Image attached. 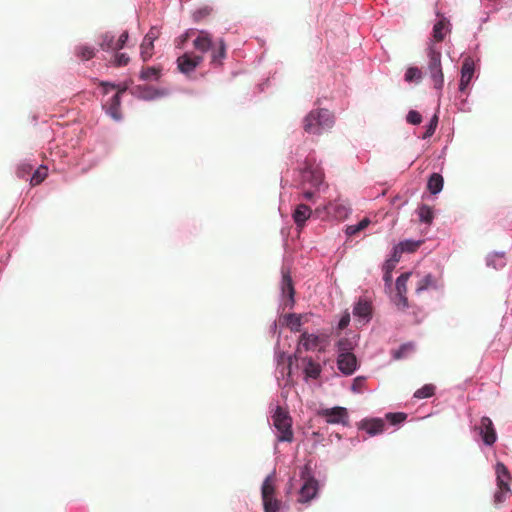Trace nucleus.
<instances>
[{"instance_id": "f257e3e1", "label": "nucleus", "mask_w": 512, "mask_h": 512, "mask_svg": "<svg viewBox=\"0 0 512 512\" xmlns=\"http://www.w3.org/2000/svg\"><path fill=\"white\" fill-rule=\"evenodd\" d=\"M195 35L194 49L200 53L210 52V64L214 67L222 66L227 56V45L222 38L213 41L212 35L206 30L188 29L178 38L177 47L182 48L184 43Z\"/></svg>"}, {"instance_id": "f03ea898", "label": "nucleus", "mask_w": 512, "mask_h": 512, "mask_svg": "<svg viewBox=\"0 0 512 512\" xmlns=\"http://www.w3.org/2000/svg\"><path fill=\"white\" fill-rule=\"evenodd\" d=\"M334 125V116L327 109L311 110L303 119V129L312 135H321Z\"/></svg>"}, {"instance_id": "7ed1b4c3", "label": "nucleus", "mask_w": 512, "mask_h": 512, "mask_svg": "<svg viewBox=\"0 0 512 512\" xmlns=\"http://www.w3.org/2000/svg\"><path fill=\"white\" fill-rule=\"evenodd\" d=\"M427 70L436 90L441 91L444 86V74L441 64V51L437 49L434 43H429L427 48Z\"/></svg>"}, {"instance_id": "20e7f679", "label": "nucleus", "mask_w": 512, "mask_h": 512, "mask_svg": "<svg viewBox=\"0 0 512 512\" xmlns=\"http://www.w3.org/2000/svg\"><path fill=\"white\" fill-rule=\"evenodd\" d=\"M271 418L273 426L278 431L277 440L291 443L294 439V433L292 430V418L288 411L277 406Z\"/></svg>"}, {"instance_id": "39448f33", "label": "nucleus", "mask_w": 512, "mask_h": 512, "mask_svg": "<svg viewBox=\"0 0 512 512\" xmlns=\"http://www.w3.org/2000/svg\"><path fill=\"white\" fill-rule=\"evenodd\" d=\"M100 86L102 87L104 94H108L110 91L115 89L117 90L112 98L103 105V107L106 109L107 114H109L114 120H120L121 95L126 92L127 86L115 85L109 82H101Z\"/></svg>"}, {"instance_id": "423d86ee", "label": "nucleus", "mask_w": 512, "mask_h": 512, "mask_svg": "<svg viewBox=\"0 0 512 512\" xmlns=\"http://www.w3.org/2000/svg\"><path fill=\"white\" fill-rule=\"evenodd\" d=\"M274 478L269 475L265 478L261 487V496L264 512H278L281 507V501L275 497Z\"/></svg>"}, {"instance_id": "0eeeda50", "label": "nucleus", "mask_w": 512, "mask_h": 512, "mask_svg": "<svg viewBox=\"0 0 512 512\" xmlns=\"http://www.w3.org/2000/svg\"><path fill=\"white\" fill-rule=\"evenodd\" d=\"M301 478L304 480V483L299 491L298 502L309 503L313 498L316 497L318 493V481L309 475V470L307 467H305L302 471Z\"/></svg>"}, {"instance_id": "6e6552de", "label": "nucleus", "mask_w": 512, "mask_h": 512, "mask_svg": "<svg viewBox=\"0 0 512 512\" xmlns=\"http://www.w3.org/2000/svg\"><path fill=\"white\" fill-rule=\"evenodd\" d=\"M203 54L204 53L196 54L193 52H186L179 56L177 58L178 70L185 75H190L203 63Z\"/></svg>"}, {"instance_id": "1a4fd4ad", "label": "nucleus", "mask_w": 512, "mask_h": 512, "mask_svg": "<svg viewBox=\"0 0 512 512\" xmlns=\"http://www.w3.org/2000/svg\"><path fill=\"white\" fill-rule=\"evenodd\" d=\"M318 415L324 417L326 422L329 424H343L346 425L348 422V412L344 407H333L321 409L318 411Z\"/></svg>"}, {"instance_id": "9d476101", "label": "nucleus", "mask_w": 512, "mask_h": 512, "mask_svg": "<svg viewBox=\"0 0 512 512\" xmlns=\"http://www.w3.org/2000/svg\"><path fill=\"white\" fill-rule=\"evenodd\" d=\"M479 431V434L482 437L483 442L491 446L496 442L497 435L492 423V420L489 417H482L480 420V424L476 427Z\"/></svg>"}, {"instance_id": "9b49d317", "label": "nucleus", "mask_w": 512, "mask_h": 512, "mask_svg": "<svg viewBox=\"0 0 512 512\" xmlns=\"http://www.w3.org/2000/svg\"><path fill=\"white\" fill-rule=\"evenodd\" d=\"M337 364L342 373L351 375L357 368V358L350 352L341 353L338 356Z\"/></svg>"}, {"instance_id": "f8f14e48", "label": "nucleus", "mask_w": 512, "mask_h": 512, "mask_svg": "<svg viewBox=\"0 0 512 512\" xmlns=\"http://www.w3.org/2000/svg\"><path fill=\"white\" fill-rule=\"evenodd\" d=\"M325 209L329 215L333 216L338 220L345 219L350 212L349 207L345 203L340 201L329 202L326 205Z\"/></svg>"}, {"instance_id": "ddd939ff", "label": "nucleus", "mask_w": 512, "mask_h": 512, "mask_svg": "<svg viewBox=\"0 0 512 512\" xmlns=\"http://www.w3.org/2000/svg\"><path fill=\"white\" fill-rule=\"evenodd\" d=\"M474 75V64L471 60L465 59L461 68L460 91H465Z\"/></svg>"}, {"instance_id": "4468645a", "label": "nucleus", "mask_w": 512, "mask_h": 512, "mask_svg": "<svg viewBox=\"0 0 512 512\" xmlns=\"http://www.w3.org/2000/svg\"><path fill=\"white\" fill-rule=\"evenodd\" d=\"M450 32V23L449 21L442 17L438 22H436L433 26V42H442L447 33Z\"/></svg>"}, {"instance_id": "2eb2a0df", "label": "nucleus", "mask_w": 512, "mask_h": 512, "mask_svg": "<svg viewBox=\"0 0 512 512\" xmlns=\"http://www.w3.org/2000/svg\"><path fill=\"white\" fill-rule=\"evenodd\" d=\"M311 213L312 210L309 206L299 204L293 212V219L297 227L302 228L305 225V222L310 218Z\"/></svg>"}, {"instance_id": "dca6fc26", "label": "nucleus", "mask_w": 512, "mask_h": 512, "mask_svg": "<svg viewBox=\"0 0 512 512\" xmlns=\"http://www.w3.org/2000/svg\"><path fill=\"white\" fill-rule=\"evenodd\" d=\"M385 423L382 419H371L363 421L361 428L369 435L374 436L383 432Z\"/></svg>"}, {"instance_id": "f3484780", "label": "nucleus", "mask_w": 512, "mask_h": 512, "mask_svg": "<svg viewBox=\"0 0 512 512\" xmlns=\"http://www.w3.org/2000/svg\"><path fill=\"white\" fill-rule=\"evenodd\" d=\"M299 343L305 348V350H314L319 346L320 339L315 334L303 332L301 334Z\"/></svg>"}, {"instance_id": "a211bd4d", "label": "nucleus", "mask_w": 512, "mask_h": 512, "mask_svg": "<svg viewBox=\"0 0 512 512\" xmlns=\"http://www.w3.org/2000/svg\"><path fill=\"white\" fill-rule=\"evenodd\" d=\"M281 289L284 295L288 296L290 299H293L295 291L289 271H282Z\"/></svg>"}, {"instance_id": "6ab92c4d", "label": "nucleus", "mask_w": 512, "mask_h": 512, "mask_svg": "<svg viewBox=\"0 0 512 512\" xmlns=\"http://www.w3.org/2000/svg\"><path fill=\"white\" fill-rule=\"evenodd\" d=\"M443 177L438 173H433L427 183V188L432 194L439 193L443 188Z\"/></svg>"}, {"instance_id": "aec40b11", "label": "nucleus", "mask_w": 512, "mask_h": 512, "mask_svg": "<svg viewBox=\"0 0 512 512\" xmlns=\"http://www.w3.org/2000/svg\"><path fill=\"white\" fill-rule=\"evenodd\" d=\"M496 476L497 485H509L510 473L507 467L501 462L496 464Z\"/></svg>"}, {"instance_id": "412c9836", "label": "nucleus", "mask_w": 512, "mask_h": 512, "mask_svg": "<svg viewBox=\"0 0 512 512\" xmlns=\"http://www.w3.org/2000/svg\"><path fill=\"white\" fill-rule=\"evenodd\" d=\"M370 223H371L370 219L368 217H364L359 223L353 224V225H348L346 227L345 232H346L347 236H349V237L355 236L358 233H360L361 231H363L364 229H366Z\"/></svg>"}, {"instance_id": "4be33fe9", "label": "nucleus", "mask_w": 512, "mask_h": 512, "mask_svg": "<svg viewBox=\"0 0 512 512\" xmlns=\"http://www.w3.org/2000/svg\"><path fill=\"white\" fill-rule=\"evenodd\" d=\"M437 280L431 274L425 275L417 284L416 293L420 294L421 292L429 289L436 288Z\"/></svg>"}, {"instance_id": "5701e85b", "label": "nucleus", "mask_w": 512, "mask_h": 512, "mask_svg": "<svg viewBox=\"0 0 512 512\" xmlns=\"http://www.w3.org/2000/svg\"><path fill=\"white\" fill-rule=\"evenodd\" d=\"M76 55L83 61H88L95 56V49L92 46L80 45L75 48Z\"/></svg>"}, {"instance_id": "b1692460", "label": "nucleus", "mask_w": 512, "mask_h": 512, "mask_svg": "<svg viewBox=\"0 0 512 512\" xmlns=\"http://www.w3.org/2000/svg\"><path fill=\"white\" fill-rule=\"evenodd\" d=\"M213 13V7L209 5H204L198 9H196L192 13V19L194 22H201L208 18Z\"/></svg>"}, {"instance_id": "393cba45", "label": "nucleus", "mask_w": 512, "mask_h": 512, "mask_svg": "<svg viewBox=\"0 0 512 512\" xmlns=\"http://www.w3.org/2000/svg\"><path fill=\"white\" fill-rule=\"evenodd\" d=\"M99 46L102 50H116L114 35L107 32L100 36Z\"/></svg>"}, {"instance_id": "a878e982", "label": "nucleus", "mask_w": 512, "mask_h": 512, "mask_svg": "<svg viewBox=\"0 0 512 512\" xmlns=\"http://www.w3.org/2000/svg\"><path fill=\"white\" fill-rule=\"evenodd\" d=\"M303 177L305 179L311 181L312 185L316 186V187L319 186L323 181V174L318 169H315V170L306 169L304 171Z\"/></svg>"}, {"instance_id": "bb28decb", "label": "nucleus", "mask_w": 512, "mask_h": 512, "mask_svg": "<svg viewBox=\"0 0 512 512\" xmlns=\"http://www.w3.org/2000/svg\"><path fill=\"white\" fill-rule=\"evenodd\" d=\"M160 77V69L156 67L143 68L140 73V78L144 81H157Z\"/></svg>"}, {"instance_id": "cd10ccee", "label": "nucleus", "mask_w": 512, "mask_h": 512, "mask_svg": "<svg viewBox=\"0 0 512 512\" xmlns=\"http://www.w3.org/2000/svg\"><path fill=\"white\" fill-rule=\"evenodd\" d=\"M498 489L494 494V504L496 506L502 504L505 502L506 498L508 497L510 493V486L509 485H497Z\"/></svg>"}, {"instance_id": "c85d7f7f", "label": "nucleus", "mask_w": 512, "mask_h": 512, "mask_svg": "<svg viewBox=\"0 0 512 512\" xmlns=\"http://www.w3.org/2000/svg\"><path fill=\"white\" fill-rule=\"evenodd\" d=\"M305 374L310 378H317L321 373L320 365L315 363L311 358L306 360Z\"/></svg>"}, {"instance_id": "c756f323", "label": "nucleus", "mask_w": 512, "mask_h": 512, "mask_svg": "<svg viewBox=\"0 0 512 512\" xmlns=\"http://www.w3.org/2000/svg\"><path fill=\"white\" fill-rule=\"evenodd\" d=\"M48 175V169L45 166H40L31 176L30 183L36 186L43 182Z\"/></svg>"}, {"instance_id": "7c9ffc66", "label": "nucleus", "mask_w": 512, "mask_h": 512, "mask_svg": "<svg viewBox=\"0 0 512 512\" xmlns=\"http://www.w3.org/2000/svg\"><path fill=\"white\" fill-rule=\"evenodd\" d=\"M353 313L355 316L368 317L371 313V306L366 301H359L354 307Z\"/></svg>"}, {"instance_id": "2f4dec72", "label": "nucleus", "mask_w": 512, "mask_h": 512, "mask_svg": "<svg viewBox=\"0 0 512 512\" xmlns=\"http://www.w3.org/2000/svg\"><path fill=\"white\" fill-rule=\"evenodd\" d=\"M435 386L432 384H426L420 389L416 390L414 393V397L417 399L429 398L434 395Z\"/></svg>"}, {"instance_id": "473e14b6", "label": "nucleus", "mask_w": 512, "mask_h": 512, "mask_svg": "<svg viewBox=\"0 0 512 512\" xmlns=\"http://www.w3.org/2000/svg\"><path fill=\"white\" fill-rule=\"evenodd\" d=\"M422 244V241H413V240H405L398 244L400 248V252H415L419 246Z\"/></svg>"}, {"instance_id": "72a5a7b5", "label": "nucleus", "mask_w": 512, "mask_h": 512, "mask_svg": "<svg viewBox=\"0 0 512 512\" xmlns=\"http://www.w3.org/2000/svg\"><path fill=\"white\" fill-rule=\"evenodd\" d=\"M154 42L147 41L146 39H143V42L140 45L141 50V57L144 61L150 59L153 55V45Z\"/></svg>"}, {"instance_id": "f704fd0d", "label": "nucleus", "mask_w": 512, "mask_h": 512, "mask_svg": "<svg viewBox=\"0 0 512 512\" xmlns=\"http://www.w3.org/2000/svg\"><path fill=\"white\" fill-rule=\"evenodd\" d=\"M411 273H402L396 280V291L397 293H407V281L410 278Z\"/></svg>"}, {"instance_id": "c9c22d12", "label": "nucleus", "mask_w": 512, "mask_h": 512, "mask_svg": "<svg viewBox=\"0 0 512 512\" xmlns=\"http://www.w3.org/2000/svg\"><path fill=\"white\" fill-rule=\"evenodd\" d=\"M419 218L422 222L430 224L434 218L432 209L427 205H422L419 208Z\"/></svg>"}, {"instance_id": "e433bc0d", "label": "nucleus", "mask_w": 512, "mask_h": 512, "mask_svg": "<svg viewBox=\"0 0 512 512\" xmlns=\"http://www.w3.org/2000/svg\"><path fill=\"white\" fill-rule=\"evenodd\" d=\"M422 78V72L417 67H409L405 72V80L407 82L417 81L419 82Z\"/></svg>"}, {"instance_id": "4c0bfd02", "label": "nucleus", "mask_w": 512, "mask_h": 512, "mask_svg": "<svg viewBox=\"0 0 512 512\" xmlns=\"http://www.w3.org/2000/svg\"><path fill=\"white\" fill-rule=\"evenodd\" d=\"M287 324L290 327L291 331L300 332L301 331V317L295 314H289L287 316Z\"/></svg>"}, {"instance_id": "58836bf2", "label": "nucleus", "mask_w": 512, "mask_h": 512, "mask_svg": "<svg viewBox=\"0 0 512 512\" xmlns=\"http://www.w3.org/2000/svg\"><path fill=\"white\" fill-rule=\"evenodd\" d=\"M395 269V266L392 265V263H388V262H385L384 266H383V271H384V275H383V280L385 282V285L387 287H391V284H392V271Z\"/></svg>"}, {"instance_id": "ea45409f", "label": "nucleus", "mask_w": 512, "mask_h": 512, "mask_svg": "<svg viewBox=\"0 0 512 512\" xmlns=\"http://www.w3.org/2000/svg\"><path fill=\"white\" fill-rule=\"evenodd\" d=\"M33 170V166L27 163H22L17 167L16 174L21 179H27Z\"/></svg>"}, {"instance_id": "a19ab883", "label": "nucleus", "mask_w": 512, "mask_h": 512, "mask_svg": "<svg viewBox=\"0 0 512 512\" xmlns=\"http://www.w3.org/2000/svg\"><path fill=\"white\" fill-rule=\"evenodd\" d=\"M437 124H438V117H437V115H434L426 127V131L423 134V139H427L434 134Z\"/></svg>"}, {"instance_id": "79ce46f5", "label": "nucleus", "mask_w": 512, "mask_h": 512, "mask_svg": "<svg viewBox=\"0 0 512 512\" xmlns=\"http://www.w3.org/2000/svg\"><path fill=\"white\" fill-rule=\"evenodd\" d=\"M395 305L398 309L405 310L408 308V299L406 293H397L394 299Z\"/></svg>"}, {"instance_id": "37998d69", "label": "nucleus", "mask_w": 512, "mask_h": 512, "mask_svg": "<svg viewBox=\"0 0 512 512\" xmlns=\"http://www.w3.org/2000/svg\"><path fill=\"white\" fill-rule=\"evenodd\" d=\"M406 120L410 124L418 125L422 121V116H421V114L418 111L411 110V111L408 112Z\"/></svg>"}, {"instance_id": "c03bdc74", "label": "nucleus", "mask_w": 512, "mask_h": 512, "mask_svg": "<svg viewBox=\"0 0 512 512\" xmlns=\"http://www.w3.org/2000/svg\"><path fill=\"white\" fill-rule=\"evenodd\" d=\"M129 62V57L125 53H117L114 56V65L117 67L125 66Z\"/></svg>"}, {"instance_id": "a18cd8bd", "label": "nucleus", "mask_w": 512, "mask_h": 512, "mask_svg": "<svg viewBox=\"0 0 512 512\" xmlns=\"http://www.w3.org/2000/svg\"><path fill=\"white\" fill-rule=\"evenodd\" d=\"M364 384H365V378L364 377H356L353 380L351 389H352L353 392L360 393L363 390Z\"/></svg>"}, {"instance_id": "49530a36", "label": "nucleus", "mask_w": 512, "mask_h": 512, "mask_svg": "<svg viewBox=\"0 0 512 512\" xmlns=\"http://www.w3.org/2000/svg\"><path fill=\"white\" fill-rule=\"evenodd\" d=\"M128 38H129L128 32H127V31H124V32L119 36L118 40H117V41H115L116 51H118V50L122 49V48L125 46V44H126V42H127Z\"/></svg>"}, {"instance_id": "de8ad7c7", "label": "nucleus", "mask_w": 512, "mask_h": 512, "mask_svg": "<svg viewBox=\"0 0 512 512\" xmlns=\"http://www.w3.org/2000/svg\"><path fill=\"white\" fill-rule=\"evenodd\" d=\"M387 418L392 422V424H397L404 421L406 415L404 413H390L387 415Z\"/></svg>"}, {"instance_id": "09e8293b", "label": "nucleus", "mask_w": 512, "mask_h": 512, "mask_svg": "<svg viewBox=\"0 0 512 512\" xmlns=\"http://www.w3.org/2000/svg\"><path fill=\"white\" fill-rule=\"evenodd\" d=\"M402 253H403V252H400V248H399V246L397 245V246L394 248V251H393L392 257H391L389 260H387L386 262H388V263H390V264L392 263V265L396 266V263H397V262H399V260H400V257H401V254H402Z\"/></svg>"}, {"instance_id": "8fccbe9b", "label": "nucleus", "mask_w": 512, "mask_h": 512, "mask_svg": "<svg viewBox=\"0 0 512 512\" xmlns=\"http://www.w3.org/2000/svg\"><path fill=\"white\" fill-rule=\"evenodd\" d=\"M158 37V30L156 28H151L149 32L145 35L144 39L147 41L154 42L155 39Z\"/></svg>"}, {"instance_id": "3c124183", "label": "nucleus", "mask_w": 512, "mask_h": 512, "mask_svg": "<svg viewBox=\"0 0 512 512\" xmlns=\"http://www.w3.org/2000/svg\"><path fill=\"white\" fill-rule=\"evenodd\" d=\"M349 322H350V317H349V315L347 314V315L343 316V317L340 319L339 324H338L339 329H344V328H346V327L348 326Z\"/></svg>"}, {"instance_id": "603ef678", "label": "nucleus", "mask_w": 512, "mask_h": 512, "mask_svg": "<svg viewBox=\"0 0 512 512\" xmlns=\"http://www.w3.org/2000/svg\"><path fill=\"white\" fill-rule=\"evenodd\" d=\"M410 347L408 345H403L399 350H397L395 353H394V357L396 359H400L404 353L409 350Z\"/></svg>"}, {"instance_id": "864d4df0", "label": "nucleus", "mask_w": 512, "mask_h": 512, "mask_svg": "<svg viewBox=\"0 0 512 512\" xmlns=\"http://www.w3.org/2000/svg\"><path fill=\"white\" fill-rule=\"evenodd\" d=\"M313 192L312 191H306L304 192L303 196L306 200H311L313 198Z\"/></svg>"}]
</instances>
